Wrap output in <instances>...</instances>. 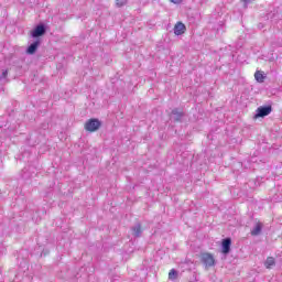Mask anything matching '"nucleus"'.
I'll return each instance as SVG.
<instances>
[{
	"label": "nucleus",
	"instance_id": "7",
	"mask_svg": "<svg viewBox=\"0 0 282 282\" xmlns=\"http://www.w3.org/2000/svg\"><path fill=\"white\" fill-rule=\"evenodd\" d=\"M186 32V25L182 22H177L174 26V34L176 36H182Z\"/></svg>",
	"mask_w": 282,
	"mask_h": 282
},
{
	"label": "nucleus",
	"instance_id": "10",
	"mask_svg": "<svg viewBox=\"0 0 282 282\" xmlns=\"http://www.w3.org/2000/svg\"><path fill=\"white\" fill-rule=\"evenodd\" d=\"M275 263H276V261L274 260V258L268 257L264 262V267L267 268V270H271V268H273V265H275Z\"/></svg>",
	"mask_w": 282,
	"mask_h": 282
},
{
	"label": "nucleus",
	"instance_id": "15",
	"mask_svg": "<svg viewBox=\"0 0 282 282\" xmlns=\"http://www.w3.org/2000/svg\"><path fill=\"white\" fill-rule=\"evenodd\" d=\"M3 78H8V69L3 70L0 75V79L3 80Z\"/></svg>",
	"mask_w": 282,
	"mask_h": 282
},
{
	"label": "nucleus",
	"instance_id": "8",
	"mask_svg": "<svg viewBox=\"0 0 282 282\" xmlns=\"http://www.w3.org/2000/svg\"><path fill=\"white\" fill-rule=\"evenodd\" d=\"M39 45H41L40 40H36L35 42L31 43L26 48V54H36V50H39Z\"/></svg>",
	"mask_w": 282,
	"mask_h": 282
},
{
	"label": "nucleus",
	"instance_id": "11",
	"mask_svg": "<svg viewBox=\"0 0 282 282\" xmlns=\"http://www.w3.org/2000/svg\"><path fill=\"white\" fill-rule=\"evenodd\" d=\"M177 276H180V271L175 270V269H172L170 272H169V280L170 281H177Z\"/></svg>",
	"mask_w": 282,
	"mask_h": 282
},
{
	"label": "nucleus",
	"instance_id": "5",
	"mask_svg": "<svg viewBox=\"0 0 282 282\" xmlns=\"http://www.w3.org/2000/svg\"><path fill=\"white\" fill-rule=\"evenodd\" d=\"M184 116V111H180V109L175 108L171 112V120H173L174 122H182Z\"/></svg>",
	"mask_w": 282,
	"mask_h": 282
},
{
	"label": "nucleus",
	"instance_id": "12",
	"mask_svg": "<svg viewBox=\"0 0 282 282\" xmlns=\"http://www.w3.org/2000/svg\"><path fill=\"white\" fill-rule=\"evenodd\" d=\"M254 78H256L257 83H263V80H265V75H263V72L257 70L254 73Z\"/></svg>",
	"mask_w": 282,
	"mask_h": 282
},
{
	"label": "nucleus",
	"instance_id": "9",
	"mask_svg": "<svg viewBox=\"0 0 282 282\" xmlns=\"http://www.w3.org/2000/svg\"><path fill=\"white\" fill-rule=\"evenodd\" d=\"M134 237H141L142 236V225L137 224L131 228Z\"/></svg>",
	"mask_w": 282,
	"mask_h": 282
},
{
	"label": "nucleus",
	"instance_id": "14",
	"mask_svg": "<svg viewBox=\"0 0 282 282\" xmlns=\"http://www.w3.org/2000/svg\"><path fill=\"white\" fill-rule=\"evenodd\" d=\"M129 0H116L117 8H122L123 6H127V2Z\"/></svg>",
	"mask_w": 282,
	"mask_h": 282
},
{
	"label": "nucleus",
	"instance_id": "4",
	"mask_svg": "<svg viewBox=\"0 0 282 282\" xmlns=\"http://www.w3.org/2000/svg\"><path fill=\"white\" fill-rule=\"evenodd\" d=\"M202 262L206 268H213V265H215V257L212 253H203Z\"/></svg>",
	"mask_w": 282,
	"mask_h": 282
},
{
	"label": "nucleus",
	"instance_id": "17",
	"mask_svg": "<svg viewBox=\"0 0 282 282\" xmlns=\"http://www.w3.org/2000/svg\"><path fill=\"white\" fill-rule=\"evenodd\" d=\"M172 3H182V0H170Z\"/></svg>",
	"mask_w": 282,
	"mask_h": 282
},
{
	"label": "nucleus",
	"instance_id": "13",
	"mask_svg": "<svg viewBox=\"0 0 282 282\" xmlns=\"http://www.w3.org/2000/svg\"><path fill=\"white\" fill-rule=\"evenodd\" d=\"M261 230H262V226L260 223H258L256 225V227L251 230L252 237H257V236L261 235Z\"/></svg>",
	"mask_w": 282,
	"mask_h": 282
},
{
	"label": "nucleus",
	"instance_id": "2",
	"mask_svg": "<svg viewBox=\"0 0 282 282\" xmlns=\"http://www.w3.org/2000/svg\"><path fill=\"white\" fill-rule=\"evenodd\" d=\"M272 113V106H260L256 110L254 118H265Z\"/></svg>",
	"mask_w": 282,
	"mask_h": 282
},
{
	"label": "nucleus",
	"instance_id": "6",
	"mask_svg": "<svg viewBox=\"0 0 282 282\" xmlns=\"http://www.w3.org/2000/svg\"><path fill=\"white\" fill-rule=\"evenodd\" d=\"M230 246H232V239L225 238L221 242V252L223 254H230Z\"/></svg>",
	"mask_w": 282,
	"mask_h": 282
},
{
	"label": "nucleus",
	"instance_id": "1",
	"mask_svg": "<svg viewBox=\"0 0 282 282\" xmlns=\"http://www.w3.org/2000/svg\"><path fill=\"white\" fill-rule=\"evenodd\" d=\"M101 126H102V122H100V120H98V119H89L85 123V129H86V131H89L90 133H94V131H98Z\"/></svg>",
	"mask_w": 282,
	"mask_h": 282
},
{
	"label": "nucleus",
	"instance_id": "3",
	"mask_svg": "<svg viewBox=\"0 0 282 282\" xmlns=\"http://www.w3.org/2000/svg\"><path fill=\"white\" fill-rule=\"evenodd\" d=\"M45 32H47V28L45 24H37L35 29L31 32V36L33 39H39L40 36H44Z\"/></svg>",
	"mask_w": 282,
	"mask_h": 282
},
{
	"label": "nucleus",
	"instance_id": "16",
	"mask_svg": "<svg viewBox=\"0 0 282 282\" xmlns=\"http://www.w3.org/2000/svg\"><path fill=\"white\" fill-rule=\"evenodd\" d=\"M245 6H248V3H252V0H242Z\"/></svg>",
	"mask_w": 282,
	"mask_h": 282
}]
</instances>
